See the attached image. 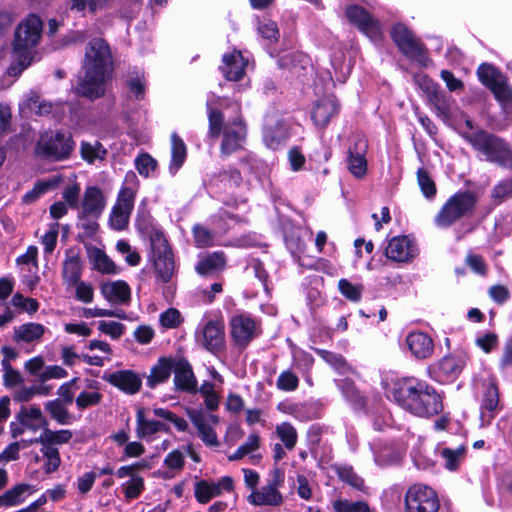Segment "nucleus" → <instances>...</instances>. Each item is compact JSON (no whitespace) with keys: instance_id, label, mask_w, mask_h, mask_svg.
<instances>
[{"instance_id":"obj_8","label":"nucleus","mask_w":512,"mask_h":512,"mask_svg":"<svg viewBox=\"0 0 512 512\" xmlns=\"http://www.w3.org/2000/svg\"><path fill=\"white\" fill-rule=\"evenodd\" d=\"M283 483V471L279 468H275L267 484L262 486L260 490L251 492L247 496L248 503L253 506H280L284 499L279 491V487H281Z\"/></svg>"},{"instance_id":"obj_61","label":"nucleus","mask_w":512,"mask_h":512,"mask_svg":"<svg viewBox=\"0 0 512 512\" xmlns=\"http://www.w3.org/2000/svg\"><path fill=\"white\" fill-rule=\"evenodd\" d=\"M130 215L131 212L124 209H118L116 206H113L109 219L111 227L115 230H122L126 228Z\"/></svg>"},{"instance_id":"obj_14","label":"nucleus","mask_w":512,"mask_h":512,"mask_svg":"<svg viewBox=\"0 0 512 512\" xmlns=\"http://www.w3.org/2000/svg\"><path fill=\"white\" fill-rule=\"evenodd\" d=\"M246 139V126L241 120H234L225 125L223 130V139L220 146V152L228 156L243 146Z\"/></svg>"},{"instance_id":"obj_30","label":"nucleus","mask_w":512,"mask_h":512,"mask_svg":"<svg viewBox=\"0 0 512 512\" xmlns=\"http://www.w3.org/2000/svg\"><path fill=\"white\" fill-rule=\"evenodd\" d=\"M45 333V327L39 323H26L14 328L13 339L15 342L31 343L41 339Z\"/></svg>"},{"instance_id":"obj_44","label":"nucleus","mask_w":512,"mask_h":512,"mask_svg":"<svg viewBox=\"0 0 512 512\" xmlns=\"http://www.w3.org/2000/svg\"><path fill=\"white\" fill-rule=\"evenodd\" d=\"M480 82L487 88L503 78L502 74L491 64L483 63L477 69Z\"/></svg>"},{"instance_id":"obj_38","label":"nucleus","mask_w":512,"mask_h":512,"mask_svg":"<svg viewBox=\"0 0 512 512\" xmlns=\"http://www.w3.org/2000/svg\"><path fill=\"white\" fill-rule=\"evenodd\" d=\"M108 3L109 0H66L67 7L71 11L83 12L87 9L91 14L106 9Z\"/></svg>"},{"instance_id":"obj_12","label":"nucleus","mask_w":512,"mask_h":512,"mask_svg":"<svg viewBox=\"0 0 512 512\" xmlns=\"http://www.w3.org/2000/svg\"><path fill=\"white\" fill-rule=\"evenodd\" d=\"M187 415L196 427L198 435L207 446L217 447L219 441L213 425L218 424L219 418L213 414H207L201 409H189Z\"/></svg>"},{"instance_id":"obj_59","label":"nucleus","mask_w":512,"mask_h":512,"mask_svg":"<svg viewBox=\"0 0 512 512\" xmlns=\"http://www.w3.org/2000/svg\"><path fill=\"white\" fill-rule=\"evenodd\" d=\"M135 166L140 175L148 177L156 169L157 161L148 153H143L135 159Z\"/></svg>"},{"instance_id":"obj_22","label":"nucleus","mask_w":512,"mask_h":512,"mask_svg":"<svg viewBox=\"0 0 512 512\" xmlns=\"http://www.w3.org/2000/svg\"><path fill=\"white\" fill-rule=\"evenodd\" d=\"M106 381L127 394L137 393L142 385L140 377L131 370H119L105 377Z\"/></svg>"},{"instance_id":"obj_54","label":"nucleus","mask_w":512,"mask_h":512,"mask_svg":"<svg viewBox=\"0 0 512 512\" xmlns=\"http://www.w3.org/2000/svg\"><path fill=\"white\" fill-rule=\"evenodd\" d=\"M153 414L156 417L162 418L164 420H167V421L173 423L178 431L184 432L188 428V423L184 418L178 417L175 413H173L172 411H170L168 409L154 408Z\"/></svg>"},{"instance_id":"obj_47","label":"nucleus","mask_w":512,"mask_h":512,"mask_svg":"<svg viewBox=\"0 0 512 512\" xmlns=\"http://www.w3.org/2000/svg\"><path fill=\"white\" fill-rule=\"evenodd\" d=\"M338 289L340 293L352 302H359L362 297L363 285L353 284L347 279H340L338 281Z\"/></svg>"},{"instance_id":"obj_40","label":"nucleus","mask_w":512,"mask_h":512,"mask_svg":"<svg viewBox=\"0 0 512 512\" xmlns=\"http://www.w3.org/2000/svg\"><path fill=\"white\" fill-rule=\"evenodd\" d=\"M275 433L287 450H293L297 443L298 434L295 427L289 422L276 426Z\"/></svg>"},{"instance_id":"obj_46","label":"nucleus","mask_w":512,"mask_h":512,"mask_svg":"<svg viewBox=\"0 0 512 512\" xmlns=\"http://www.w3.org/2000/svg\"><path fill=\"white\" fill-rule=\"evenodd\" d=\"M192 234L196 247L207 248L214 245L215 236L210 229L200 224H195L192 227Z\"/></svg>"},{"instance_id":"obj_7","label":"nucleus","mask_w":512,"mask_h":512,"mask_svg":"<svg viewBox=\"0 0 512 512\" xmlns=\"http://www.w3.org/2000/svg\"><path fill=\"white\" fill-rule=\"evenodd\" d=\"M74 148L70 136L61 132L42 135L37 142L35 152L38 156L52 161L67 159Z\"/></svg>"},{"instance_id":"obj_23","label":"nucleus","mask_w":512,"mask_h":512,"mask_svg":"<svg viewBox=\"0 0 512 512\" xmlns=\"http://www.w3.org/2000/svg\"><path fill=\"white\" fill-rule=\"evenodd\" d=\"M406 344L417 359L429 358L434 352L433 340L424 332L409 333L406 337Z\"/></svg>"},{"instance_id":"obj_50","label":"nucleus","mask_w":512,"mask_h":512,"mask_svg":"<svg viewBox=\"0 0 512 512\" xmlns=\"http://www.w3.org/2000/svg\"><path fill=\"white\" fill-rule=\"evenodd\" d=\"M219 489L216 484H209L206 481H200L195 486V497L200 503H207L211 498L219 496Z\"/></svg>"},{"instance_id":"obj_27","label":"nucleus","mask_w":512,"mask_h":512,"mask_svg":"<svg viewBox=\"0 0 512 512\" xmlns=\"http://www.w3.org/2000/svg\"><path fill=\"white\" fill-rule=\"evenodd\" d=\"M345 14L348 20L362 32L368 33L378 30L377 21L364 8L358 5L348 6Z\"/></svg>"},{"instance_id":"obj_2","label":"nucleus","mask_w":512,"mask_h":512,"mask_svg":"<svg viewBox=\"0 0 512 512\" xmlns=\"http://www.w3.org/2000/svg\"><path fill=\"white\" fill-rule=\"evenodd\" d=\"M390 395L400 407L419 417H431L443 409L439 394L428 384L413 377L395 381Z\"/></svg>"},{"instance_id":"obj_51","label":"nucleus","mask_w":512,"mask_h":512,"mask_svg":"<svg viewBox=\"0 0 512 512\" xmlns=\"http://www.w3.org/2000/svg\"><path fill=\"white\" fill-rule=\"evenodd\" d=\"M464 453V447H458L457 449L444 448L441 451V456L445 461L444 466L449 470H456L464 457Z\"/></svg>"},{"instance_id":"obj_15","label":"nucleus","mask_w":512,"mask_h":512,"mask_svg":"<svg viewBox=\"0 0 512 512\" xmlns=\"http://www.w3.org/2000/svg\"><path fill=\"white\" fill-rule=\"evenodd\" d=\"M367 149V140L361 136H357L348 148V169L357 178L363 177L367 172Z\"/></svg>"},{"instance_id":"obj_42","label":"nucleus","mask_w":512,"mask_h":512,"mask_svg":"<svg viewBox=\"0 0 512 512\" xmlns=\"http://www.w3.org/2000/svg\"><path fill=\"white\" fill-rule=\"evenodd\" d=\"M41 445H42V448L40 451H41L43 457L46 459L44 466H43L44 471L46 474H51V473L57 471L61 465V458H60L59 450L56 447L51 446V445H45V444H41Z\"/></svg>"},{"instance_id":"obj_39","label":"nucleus","mask_w":512,"mask_h":512,"mask_svg":"<svg viewBox=\"0 0 512 512\" xmlns=\"http://www.w3.org/2000/svg\"><path fill=\"white\" fill-rule=\"evenodd\" d=\"M81 157L92 164L95 160H103L107 155V150L103 147V145L99 141L90 142H82L80 146Z\"/></svg>"},{"instance_id":"obj_6","label":"nucleus","mask_w":512,"mask_h":512,"mask_svg":"<svg viewBox=\"0 0 512 512\" xmlns=\"http://www.w3.org/2000/svg\"><path fill=\"white\" fill-rule=\"evenodd\" d=\"M405 512H439L440 501L431 487L416 483L411 485L404 496Z\"/></svg>"},{"instance_id":"obj_62","label":"nucleus","mask_w":512,"mask_h":512,"mask_svg":"<svg viewBox=\"0 0 512 512\" xmlns=\"http://www.w3.org/2000/svg\"><path fill=\"white\" fill-rule=\"evenodd\" d=\"M276 385L280 390L294 391L299 385V378L290 370H286L279 375Z\"/></svg>"},{"instance_id":"obj_3","label":"nucleus","mask_w":512,"mask_h":512,"mask_svg":"<svg viewBox=\"0 0 512 512\" xmlns=\"http://www.w3.org/2000/svg\"><path fill=\"white\" fill-rule=\"evenodd\" d=\"M461 136L486 162L512 170V148L505 139L482 128L463 132Z\"/></svg>"},{"instance_id":"obj_31","label":"nucleus","mask_w":512,"mask_h":512,"mask_svg":"<svg viewBox=\"0 0 512 512\" xmlns=\"http://www.w3.org/2000/svg\"><path fill=\"white\" fill-rule=\"evenodd\" d=\"M88 258L93 264L95 270L103 274H116L118 272L115 263L106 255V253L97 248H88Z\"/></svg>"},{"instance_id":"obj_26","label":"nucleus","mask_w":512,"mask_h":512,"mask_svg":"<svg viewBox=\"0 0 512 512\" xmlns=\"http://www.w3.org/2000/svg\"><path fill=\"white\" fill-rule=\"evenodd\" d=\"M160 431L169 432L170 427L160 421L146 418L145 409L139 408L136 412V435L139 439H145Z\"/></svg>"},{"instance_id":"obj_63","label":"nucleus","mask_w":512,"mask_h":512,"mask_svg":"<svg viewBox=\"0 0 512 512\" xmlns=\"http://www.w3.org/2000/svg\"><path fill=\"white\" fill-rule=\"evenodd\" d=\"M1 365L4 370L3 382L6 387H15L22 382L20 373L12 367L10 362L2 360Z\"/></svg>"},{"instance_id":"obj_43","label":"nucleus","mask_w":512,"mask_h":512,"mask_svg":"<svg viewBox=\"0 0 512 512\" xmlns=\"http://www.w3.org/2000/svg\"><path fill=\"white\" fill-rule=\"evenodd\" d=\"M197 391L204 397L205 407L209 411H215L218 409L220 404V396L215 391L213 383L205 381Z\"/></svg>"},{"instance_id":"obj_19","label":"nucleus","mask_w":512,"mask_h":512,"mask_svg":"<svg viewBox=\"0 0 512 512\" xmlns=\"http://www.w3.org/2000/svg\"><path fill=\"white\" fill-rule=\"evenodd\" d=\"M340 105L333 96L320 99L311 112V118L314 124L319 128H325L332 117L339 113Z\"/></svg>"},{"instance_id":"obj_28","label":"nucleus","mask_w":512,"mask_h":512,"mask_svg":"<svg viewBox=\"0 0 512 512\" xmlns=\"http://www.w3.org/2000/svg\"><path fill=\"white\" fill-rule=\"evenodd\" d=\"M174 359L171 357H160L158 359L147 376L146 383L149 388L153 389L170 378L174 367Z\"/></svg>"},{"instance_id":"obj_25","label":"nucleus","mask_w":512,"mask_h":512,"mask_svg":"<svg viewBox=\"0 0 512 512\" xmlns=\"http://www.w3.org/2000/svg\"><path fill=\"white\" fill-rule=\"evenodd\" d=\"M81 275L82 263L79 254L73 250H68L62 264V277L67 289H70L74 284H77L81 279Z\"/></svg>"},{"instance_id":"obj_33","label":"nucleus","mask_w":512,"mask_h":512,"mask_svg":"<svg viewBox=\"0 0 512 512\" xmlns=\"http://www.w3.org/2000/svg\"><path fill=\"white\" fill-rule=\"evenodd\" d=\"M33 487L27 483H19L0 495V507H12L24 502V494H31Z\"/></svg>"},{"instance_id":"obj_17","label":"nucleus","mask_w":512,"mask_h":512,"mask_svg":"<svg viewBox=\"0 0 512 512\" xmlns=\"http://www.w3.org/2000/svg\"><path fill=\"white\" fill-rule=\"evenodd\" d=\"M231 334L239 347H246L257 335L255 321L247 315H236L231 321Z\"/></svg>"},{"instance_id":"obj_11","label":"nucleus","mask_w":512,"mask_h":512,"mask_svg":"<svg viewBox=\"0 0 512 512\" xmlns=\"http://www.w3.org/2000/svg\"><path fill=\"white\" fill-rule=\"evenodd\" d=\"M418 85L426 95L430 105L436 110V113L439 116L448 117L451 113V105L454 102L452 97L428 76H421L418 79Z\"/></svg>"},{"instance_id":"obj_5","label":"nucleus","mask_w":512,"mask_h":512,"mask_svg":"<svg viewBox=\"0 0 512 512\" xmlns=\"http://www.w3.org/2000/svg\"><path fill=\"white\" fill-rule=\"evenodd\" d=\"M150 245L157 278L163 283L170 282L175 274V261L167 239L161 231L154 230L150 234Z\"/></svg>"},{"instance_id":"obj_41","label":"nucleus","mask_w":512,"mask_h":512,"mask_svg":"<svg viewBox=\"0 0 512 512\" xmlns=\"http://www.w3.org/2000/svg\"><path fill=\"white\" fill-rule=\"evenodd\" d=\"M171 144H172V147H171L172 159H171L170 167L177 170L183 165V163L186 159L187 150H186V146H185L183 140L175 133L172 134V136H171Z\"/></svg>"},{"instance_id":"obj_64","label":"nucleus","mask_w":512,"mask_h":512,"mask_svg":"<svg viewBox=\"0 0 512 512\" xmlns=\"http://www.w3.org/2000/svg\"><path fill=\"white\" fill-rule=\"evenodd\" d=\"M491 197L498 203L507 197H512V178L504 179L496 184L491 191Z\"/></svg>"},{"instance_id":"obj_4","label":"nucleus","mask_w":512,"mask_h":512,"mask_svg":"<svg viewBox=\"0 0 512 512\" xmlns=\"http://www.w3.org/2000/svg\"><path fill=\"white\" fill-rule=\"evenodd\" d=\"M479 196L476 192L458 191L448 198L434 218L440 228H448L465 217H471L476 209Z\"/></svg>"},{"instance_id":"obj_18","label":"nucleus","mask_w":512,"mask_h":512,"mask_svg":"<svg viewBox=\"0 0 512 512\" xmlns=\"http://www.w3.org/2000/svg\"><path fill=\"white\" fill-rule=\"evenodd\" d=\"M174 385L177 390L188 393L197 392V379L192 366L185 358L174 359Z\"/></svg>"},{"instance_id":"obj_13","label":"nucleus","mask_w":512,"mask_h":512,"mask_svg":"<svg viewBox=\"0 0 512 512\" xmlns=\"http://www.w3.org/2000/svg\"><path fill=\"white\" fill-rule=\"evenodd\" d=\"M417 254L418 247L408 236H395L391 238L385 248V256L399 263L410 262Z\"/></svg>"},{"instance_id":"obj_10","label":"nucleus","mask_w":512,"mask_h":512,"mask_svg":"<svg viewBox=\"0 0 512 512\" xmlns=\"http://www.w3.org/2000/svg\"><path fill=\"white\" fill-rule=\"evenodd\" d=\"M42 27L43 23L37 15H28L16 28L14 49L21 51L36 46L40 40Z\"/></svg>"},{"instance_id":"obj_58","label":"nucleus","mask_w":512,"mask_h":512,"mask_svg":"<svg viewBox=\"0 0 512 512\" xmlns=\"http://www.w3.org/2000/svg\"><path fill=\"white\" fill-rule=\"evenodd\" d=\"M316 352L323 360L338 371L345 372L348 369L347 362L342 355L322 349H317Z\"/></svg>"},{"instance_id":"obj_52","label":"nucleus","mask_w":512,"mask_h":512,"mask_svg":"<svg viewBox=\"0 0 512 512\" xmlns=\"http://www.w3.org/2000/svg\"><path fill=\"white\" fill-rule=\"evenodd\" d=\"M336 471L338 477L343 482L347 483L348 485L355 489L363 490L364 480L354 472L352 467L341 466L338 467Z\"/></svg>"},{"instance_id":"obj_34","label":"nucleus","mask_w":512,"mask_h":512,"mask_svg":"<svg viewBox=\"0 0 512 512\" xmlns=\"http://www.w3.org/2000/svg\"><path fill=\"white\" fill-rule=\"evenodd\" d=\"M225 263L226 260L223 252H213L199 261L195 269L198 274L206 276L223 270Z\"/></svg>"},{"instance_id":"obj_36","label":"nucleus","mask_w":512,"mask_h":512,"mask_svg":"<svg viewBox=\"0 0 512 512\" xmlns=\"http://www.w3.org/2000/svg\"><path fill=\"white\" fill-rule=\"evenodd\" d=\"M73 437L72 431L68 429H62L53 431L49 428H45L39 437L35 438L36 442L45 445H62L68 443Z\"/></svg>"},{"instance_id":"obj_49","label":"nucleus","mask_w":512,"mask_h":512,"mask_svg":"<svg viewBox=\"0 0 512 512\" xmlns=\"http://www.w3.org/2000/svg\"><path fill=\"white\" fill-rule=\"evenodd\" d=\"M122 488L127 501L137 499L145 488L144 479L141 476H133L123 483Z\"/></svg>"},{"instance_id":"obj_9","label":"nucleus","mask_w":512,"mask_h":512,"mask_svg":"<svg viewBox=\"0 0 512 512\" xmlns=\"http://www.w3.org/2000/svg\"><path fill=\"white\" fill-rule=\"evenodd\" d=\"M391 37L407 58L418 62L426 59L425 45L402 23L393 26Z\"/></svg>"},{"instance_id":"obj_16","label":"nucleus","mask_w":512,"mask_h":512,"mask_svg":"<svg viewBox=\"0 0 512 512\" xmlns=\"http://www.w3.org/2000/svg\"><path fill=\"white\" fill-rule=\"evenodd\" d=\"M198 340L210 352L216 353L224 347V324L220 320H210L202 328Z\"/></svg>"},{"instance_id":"obj_56","label":"nucleus","mask_w":512,"mask_h":512,"mask_svg":"<svg viewBox=\"0 0 512 512\" xmlns=\"http://www.w3.org/2000/svg\"><path fill=\"white\" fill-rule=\"evenodd\" d=\"M496 99L503 103L509 104L512 102V89L509 87L504 78L489 87Z\"/></svg>"},{"instance_id":"obj_35","label":"nucleus","mask_w":512,"mask_h":512,"mask_svg":"<svg viewBox=\"0 0 512 512\" xmlns=\"http://www.w3.org/2000/svg\"><path fill=\"white\" fill-rule=\"evenodd\" d=\"M464 366L465 360L463 357L448 355L439 361L438 370L443 377L452 380L460 375Z\"/></svg>"},{"instance_id":"obj_32","label":"nucleus","mask_w":512,"mask_h":512,"mask_svg":"<svg viewBox=\"0 0 512 512\" xmlns=\"http://www.w3.org/2000/svg\"><path fill=\"white\" fill-rule=\"evenodd\" d=\"M70 404L60 402L58 399L50 400L45 403V410L50 418L60 425H69L74 417L70 413L68 406Z\"/></svg>"},{"instance_id":"obj_37","label":"nucleus","mask_w":512,"mask_h":512,"mask_svg":"<svg viewBox=\"0 0 512 512\" xmlns=\"http://www.w3.org/2000/svg\"><path fill=\"white\" fill-rule=\"evenodd\" d=\"M62 182L61 176H56L46 181L37 182L34 187L26 192L22 198L23 202L26 204L33 203L36 201L42 194L47 192L50 189L57 187Z\"/></svg>"},{"instance_id":"obj_29","label":"nucleus","mask_w":512,"mask_h":512,"mask_svg":"<svg viewBox=\"0 0 512 512\" xmlns=\"http://www.w3.org/2000/svg\"><path fill=\"white\" fill-rule=\"evenodd\" d=\"M125 183L134 184V187H122L118 193L117 200L114 206H116L118 209H124L132 213L138 185L137 176L133 171H128L126 173Z\"/></svg>"},{"instance_id":"obj_53","label":"nucleus","mask_w":512,"mask_h":512,"mask_svg":"<svg viewBox=\"0 0 512 512\" xmlns=\"http://www.w3.org/2000/svg\"><path fill=\"white\" fill-rule=\"evenodd\" d=\"M417 181L425 197L433 198L436 194V185L429 173L424 168L417 170Z\"/></svg>"},{"instance_id":"obj_55","label":"nucleus","mask_w":512,"mask_h":512,"mask_svg":"<svg viewBox=\"0 0 512 512\" xmlns=\"http://www.w3.org/2000/svg\"><path fill=\"white\" fill-rule=\"evenodd\" d=\"M333 508L336 512H370L368 504L364 501L336 500Z\"/></svg>"},{"instance_id":"obj_48","label":"nucleus","mask_w":512,"mask_h":512,"mask_svg":"<svg viewBox=\"0 0 512 512\" xmlns=\"http://www.w3.org/2000/svg\"><path fill=\"white\" fill-rule=\"evenodd\" d=\"M208 122H209V129H208V135L216 139L220 136L221 132L223 133L224 127L226 124H224V115L221 111L211 108L208 111Z\"/></svg>"},{"instance_id":"obj_20","label":"nucleus","mask_w":512,"mask_h":512,"mask_svg":"<svg viewBox=\"0 0 512 512\" xmlns=\"http://www.w3.org/2000/svg\"><path fill=\"white\" fill-rule=\"evenodd\" d=\"M101 294L114 305H127L131 300V289L123 280L109 281L101 285Z\"/></svg>"},{"instance_id":"obj_60","label":"nucleus","mask_w":512,"mask_h":512,"mask_svg":"<svg viewBox=\"0 0 512 512\" xmlns=\"http://www.w3.org/2000/svg\"><path fill=\"white\" fill-rule=\"evenodd\" d=\"M102 401V394L99 392H81L75 399L79 410H84L91 406H96Z\"/></svg>"},{"instance_id":"obj_1","label":"nucleus","mask_w":512,"mask_h":512,"mask_svg":"<svg viewBox=\"0 0 512 512\" xmlns=\"http://www.w3.org/2000/svg\"><path fill=\"white\" fill-rule=\"evenodd\" d=\"M82 68L84 76L75 88L76 94L90 100L103 97L113 71L111 50L104 39L94 38L88 42Z\"/></svg>"},{"instance_id":"obj_21","label":"nucleus","mask_w":512,"mask_h":512,"mask_svg":"<svg viewBox=\"0 0 512 512\" xmlns=\"http://www.w3.org/2000/svg\"><path fill=\"white\" fill-rule=\"evenodd\" d=\"M106 205V200L101 189L96 186L86 188L82 199V214L86 217L98 218Z\"/></svg>"},{"instance_id":"obj_45","label":"nucleus","mask_w":512,"mask_h":512,"mask_svg":"<svg viewBox=\"0 0 512 512\" xmlns=\"http://www.w3.org/2000/svg\"><path fill=\"white\" fill-rule=\"evenodd\" d=\"M499 404V392L498 387L494 383H489L483 395L482 400V412L481 415L484 417L485 412L488 411L490 413L494 412Z\"/></svg>"},{"instance_id":"obj_57","label":"nucleus","mask_w":512,"mask_h":512,"mask_svg":"<svg viewBox=\"0 0 512 512\" xmlns=\"http://www.w3.org/2000/svg\"><path fill=\"white\" fill-rule=\"evenodd\" d=\"M59 234V224L52 223L49 225V230L41 237V244L44 246V253L51 254L57 244Z\"/></svg>"},{"instance_id":"obj_24","label":"nucleus","mask_w":512,"mask_h":512,"mask_svg":"<svg viewBox=\"0 0 512 512\" xmlns=\"http://www.w3.org/2000/svg\"><path fill=\"white\" fill-rule=\"evenodd\" d=\"M222 62L220 69L227 80L238 81L244 76L247 61L240 51L225 54Z\"/></svg>"}]
</instances>
